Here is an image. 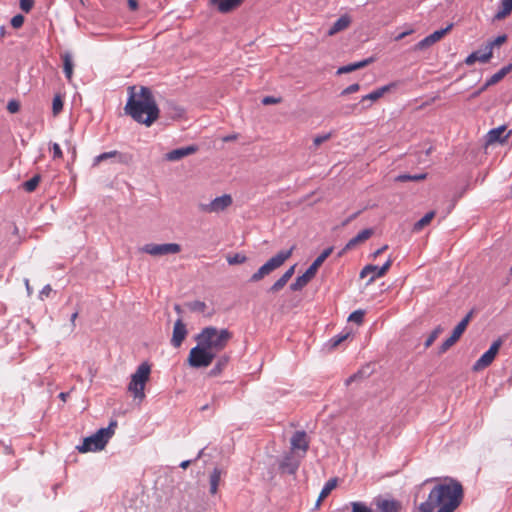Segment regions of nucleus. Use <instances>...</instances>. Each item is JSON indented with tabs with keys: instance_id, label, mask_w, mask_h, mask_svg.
Wrapping results in <instances>:
<instances>
[{
	"instance_id": "nucleus-63",
	"label": "nucleus",
	"mask_w": 512,
	"mask_h": 512,
	"mask_svg": "<svg viewBox=\"0 0 512 512\" xmlns=\"http://www.w3.org/2000/svg\"><path fill=\"white\" fill-rule=\"evenodd\" d=\"M361 372H358V373H355L353 375H351L347 380H346V385H349L351 382L355 381L359 376H360Z\"/></svg>"
},
{
	"instance_id": "nucleus-39",
	"label": "nucleus",
	"mask_w": 512,
	"mask_h": 512,
	"mask_svg": "<svg viewBox=\"0 0 512 512\" xmlns=\"http://www.w3.org/2000/svg\"><path fill=\"white\" fill-rule=\"evenodd\" d=\"M186 306L188 307V309L190 311L200 312V313L205 312V310L207 308L206 303L203 301H199V300L188 302V303H186Z\"/></svg>"
},
{
	"instance_id": "nucleus-35",
	"label": "nucleus",
	"mask_w": 512,
	"mask_h": 512,
	"mask_svg": "<svg viewBox=\"0 0 512 512\" xmlns=\"http://www.w3.org/2000/svg\"><path fill=\"white\" fill-rule=\"evenodd\" d=\"M41 181V176L39 174L34 175L31 179L23 183V188L26 192H33Z\"/></svg>"
},
{
	"instance_id": "nucleus-25",
	"label": "nucleus",
	"mask_w": 512,
	"mask_h": 512,
	"mask_svg": "<svg viewBox=\"0 0 512 512\" xmlns=\"http://www.w3.org/2000/svg\"><path fill=\"white\" fill-rule=\"evenodd\" d=\"M229 361L230 356L227 354H223L220 357H218L214 367L210 370L209 375L213 377L220 375L228 365Z\"/></svg>"
},
{
	"instance_id": "nucleus-46",
	"label": "nucleus",
	"mask_w": 512,
	"mask_h": 512,
	"mask_svg": "<svg viewBox=\"0 0 512 512\" xmlns=\"http://www.w3.org/2000/svg\"><path fill=\"white\" fill-rule=\"evenodd\" d=\"M287 280L281 276L274 284L268 289L269 293H277L287 284Z\"/></svg>"
},
{
	"instance_id": "nucleus-57",
	"label": "nucleus",
	"mask_w": 512,
	"mask_h": 512,
	"mask_svg": "<svg viewBox=\"0 0 512 512\" xmlns=\"http://www.w3.org/2000/svg\"><path fill=\"white\" fill-rule=\"evenodd\" d=\"M52 292V288L49 284L45 285L39 293V297L43 300L44 297H49Z\"/></svg>"
},
{
	"instance_id": "nucleus-4",
	"label": "nucleus",
	"mask_w": 512,
	"mask_h": 512,
	"mask_svg": "<svg viewBox=\"0 0 512 512\" xmlns=\"http://www.w3.org/2000/svg\"><path fill=\"white\" fill-rule=\"evenodd\" d=\"M151 366L147 362L141 363L135 373L131 375V381L128 384V391L131 392L135 399L143 400L145 398V385L149 380Z\"/></svg>"
},
{
	"instance_id": "nucleus-42",
	"label": "nucleus",
	"mask_w": 512,
	"mask_h": 512,
	"mask_svg": "<svg viewBox=\"0 0 512 512\" xmlns=\"http://www.w3.org/2000/svg\"><path fill=\"white\" fill-rule=\"evenodd\" d=\"M443 332V328L441 327V325H438L431 333L430 335L428 336V338L426 339L425 343H424V346L425 348H428L430 347L433 342L438 338V336Z\"/></svg>"
},
{
	"instance_id": "nucleus-27",
	"label": "nucleus",
	"mask_w": 512,
	"mask_h": 512,
	"mask_svg": "<svg viewBox=\"0 0 512 512\" xmlns=\"http://www.w3.org/2000/svg\"><path fill=\"white\" fill-rule=\"evenodd\" d=\"M512 70V64H508L502 67L498 72L493 74L489 79L486 80V86H492L500 82L510 71Z\"/></svg>"
},
{
	"instance_id": "nucleus-50",
	"label": "nucleus",
	"mask_w": 512,
	"mask_h": 512,
	"mask_svg": "<svg viewBox=\"0 0 512 512\" xmlns=\"http://www.w3.org/2000/svg\"><path fill=\"white\" fill-rule=\"evenodd\" d=\"M502 345V340L501 339H497L496 341H494L491 346L489 347V349L487 350L491 355H493L494 357H496L500 347Z\"/></svg>"
},
{
	"instance_id": "nucleus-59",
	"label": "nucleus",
	"mask_w": 512,
	"mask_h": 512,
	"mask_svg": "<svg viewBox=\"0 0 512 512\" xmlns=\"http://www.w3.org/2000/svg\"><path fill=\"white\" fill-rule=\"evenodd\" d=\"M489 86H486V82L475 92L472 93L471 97L476 98L480 96Z\"/></svg>"
},
{
	"instance_id": "nucleus-44",
	"label": "nucleus",
	"mask_w": 512,
	"mask_h": 512,
	"mask_svg": "<svg viewBox=\"0 0 512 512\" xmlns=\"http://www.w3.org/2000/svg\"><path fill=\"white\" fill-rule=\"evenodd\" d=\"M63 109V99L61 97V95L57 94L54 96L53 98V102H52V111H53V114L56 116L58 115Z\"/></svg>"
},
{
	"instance_id": "nucleus-15",
	"label": "nucleus",
	"mask_w": 512,
	"mask_h": 512,
	"mask_svg": "<svg viewBox=\"0 0 512 512\" xmlns=\"http://www.w3.org/2000/svg\"><path fill=\"white\" fill-rule=\"evenodd\" d=\"M300 453H297L296 455L293 454V452H289L284 455L279 468L290 475H293L297 472L299 466H300Z\"/></svg>"
},
{
	"instance_id": "nucleus-49",
	"label": "nucleus",
	"mask_w": 512,
	"mask_h": 512,
	"mask_svg": "<svg viewBox=\"0 0 512 512\" xmlns=\"http://www.w3.org/2000/svg\"><path fill=\"white\" fill-rule=\"evenodd\" d=\"M502 345V340L501 339H497L496 341H494L491 346L489 347V349L487 350L491 355H493L494 357H496L500 347Z\"/></svg>"
},
{
	"instance_id": "nucleus-48",
	"label": "nucleus",
	"mask_w": 512,
	"mask_h": 512,
	"mask_svg": "<svg viewBox=\"0 0 512 512\" xmlns=\"http://www.w3.org/2000/svg\"><path fill=\"white\" fill-rule=\"evenodd\" d=\"M7 110L12 114L19 112V110H20L19 101L15 100V99L10 100L7 104Z\"/></svg>"
},
{
	"instance_id": "nucleus-16",
	"label": "nucleus",
	"mask_w": 512,
	"mask_h": 512,
	"mask_svg": "<svg viewBox=\"0 0 512 512\" xmlns=\"http://www.w3.org/2000/svg\"><path fill=\"white\" fill-rule=\"evenodd\" d=\"M453 24H449L446 28H443V29H440V30H437V31H434L432 34L428 35L427 37H425L424 39H422L421 41H419L415 47H414V50H423L429 46H431L432 44L436 43L437 41H439L448 31L451 30Z\"/></svg>"
},
{
	"instance_id": "nucleus-53",
	"label": "nucleus",
	"mask_w": 512,
	"mask_h": 512,
	"mask_svg": "<svg viewBox=\"0 0 512 512\" xmlns=\"http://www.w3.org/2000/svg\"><path fill=\"white\" fill-rule=\"evenodd\" d=\"M360 89V85L358 83H354L346 87L342 92L341 95H348L357 92Z\"/></svg>"
},
{
	"instance_id": "nucleus-20",
	"label": "nucleus",
	"mask_w": 512,
	"mask_h": 512,
	"mask_svg": "<svg viewBox=\"0 0 512 512\" xmlns=\"http://www.w3.org/2000/svg\"><path fill=\"white\" fill-rule=\"evenodd\" d=\"M506 131V126L502 125L497 128L491 129L487 135H486V143L487 144H493V143H504L508 136L510 135V131L503 135V133Z\"/></svg>"
},
{
	"instance_id": "nucleus-61",
	"label": "nucleus",
	"mask_w": 512,
	"mask_h": 512,
	"mask_svg": "<svg viewBox=\"0 0 512 512\" xmlns=\"http://www.w3.org/2000/svg\"><path fill=\"white\" fill-rule=\"evenodd\" d=\"M388 249V245H383L381 248L377 249L373 254H372V257L375 259L376 257H378L380 254H382L385 250Z\"/></svg>"
},
{
	"instance_id": "nucleus-32",
	"label": "nucleus",
	"mask_w": 512,
	"mask_h": 512,
	"mask_svg": "<svg viewBox=\"0 0 512 512\" xmlns=\"http://www.w3.org/2000/svg\"><path fill=\"white\" fill-rule=\"evenodd\" d=\"M435 216V212L434 211H430L428 212L427 214H425L420 220H418L414 226H413V231H420L422 230L426 225H428L431 220L434 218Z\"/></svg>"
},
{
	"instance_id": "nucleus-38",
	"label": "nucleus",
	"mask_w": 512,
	"mask_h": 512,
	"mask_svg": "<svg viewBox=\"0 0 512 512\" xmlns=\"http://www.w3.org/2000/svg\"><path fill=\"white\" fill-rule=\"evenodd\" d=\"M380 98H381V96H380L378 90L375 89L371 93L363 96L362 99L360 100V104H362L363 109H367L368 107H370V104H366L368 101H376Z\"/></svg>"
},
{
	"instance_id": "nucleus-40",
	"label": "nucleus",
	"mask_w": 512,
	"mask_h": 512,
	"mask_svg": "<svg viewBox=\"0 0 512 512\" xmlns=\"http://www.w3.org/2000/svg\"><path fill=\"white\" fill-rule=\"evenodd\" d=\"M118 426V422L116 420H111L108 427L100 428L99 430L102 432L107 441L114 435L115 429Z\"/></svg>"
},
{
	"instance_id": "nucleus-24",
	"label": "nucleus",
	"mask_w": 512,
	"mask_h": 512,
	"mask_svg": "<svg viewBox=\"0 0 512 512\" xmlns=\"http://www.w3.org/2000/svg\"><path fill=\"white\" fill-rule=\"evenodd\" d=\"M372 62H374V58L370 57V58L364 59V60L359 61V62H355V63H351V64H348V65L342 66V67L338 68L337 74L350 73V72L355 71L357 69L364 68L367 65L371 64Z\"/></svg>"
},
{
	"instance_id": "nucleus-22",
	"label": "nucleus",
	"mask_w": 512,
	"mask_h": 512,
	"mask_svg": "<svg viewBox=\"0 0 512 512\" xmlns=\"http://www.w3.org/2000/svg\"><path fill=\"white\" fill-rule=\"evenodd\" d=\"M351 17L348 14L342 15L340 18H338L333 25L329 28L327 31V34L329 36H333L349 27L351 24Z\"/></svg>"
},
{
	"instance_id": "nucleus-11",
	"label": "nucleus",
	"mask_w": 512,
	"mask_h": 512,
	"mask_svg": "<svg viewBox=\"0 0 512 512\" xmlns=\"http://www.w3.org/2000/svg\"><path fill=\"white\" fill-rule=\"evenodd\" d=\"M232 202V197L229 194H224L222 196L216 197L210 203L199 204V209L206 213H219L228 208Z\"/></svg>"
},
{
	"instance_id": "nucleus-28",
	"label": "nucleus",
	"mask_w": 512,
	"mask_h": 512,
	"mask_svg": "<svg viewBox=\"0 0 512 512\" xmlns=\"http://www.w3.org/2000/svg\"><path fill=\"white\" fill-rule=\"evenodd\" d=\"M222 473H223V470L216 467L213 469L212 473L210 474V477H209L210 489H209V491L212 495H215L218 491V486H219V482H220Z\"/></svg>"
},
{
	"instance_id": "nucleus-41",
	"label": "nucleus",
	"mask_w": 512,
	"mask_h": 512,
	"mask_svg": "<svg viewBox=\"0 0 512 512\" xmlns=\"http://www.w3.org/2000/svg\"><path fill=\"white\" fill-rule=\"evenodd\" d=\"M352 512H374L365 502L354 501L350 503Z\"/></svg>"
},
{
	"instance_id": "nucleus-64",
	"label": "nucleus",
	"mask_w": 512,
	"mask_h": 512,
	"mask_svg": "<svg viewBox=\"0 0 512 512\" xmlns=\"http://www.w3.org/2000/svg\"><path fill=\"white\" fill-rule=\"evenodd\" d=\"M192 463V460H185L180 463V467L183 469L188 468V466Z\"/></svg>"
},
{
	"instance_id": "nucleus-34",
	"label": "nucleus",
	"mask_w": 512,
	"mask_h": 512,
	"mask_svg": "<svg viewBox=\"0 0 512 512\" xmlns=\"http://www.w3.org/2000/svg\"><path fill=\"white\" fill-rule=\"evenodd\" d=\"M350 336V332H342L334 337H332L327 345L329 347V349H334L336 348L338 345H340L343 341H345L348 337Z\"/></svg>"
},
{
	"instance_id": "nucleus-52",
	"label": "nucleus",
	"mask_w": 512,
	"mask_h": 512,
	"mask_svg": "<svg viewBox=\"0 0 512 512\" xmlns=\"http://www.w3.org/2000/svg\"><path fill=\"white\" fill-rule=\"evenodd\" d=\"M397 87V83L396 82H391L387 85H384L382 87H379L377 88L380 96L382 97L385 93L391 91L393 88Z\"/></svg>"
},
{
	"instance_id": "nucleus-56",
	"label": "nucleus",
	"mask_w": 512,
	"mask_h": 512,
	"mask_svg": "<svg viewBox=\"0 0 512 512\" xmlns=\"http://www.w3.org/2000/svg\"><path fill=\"white\" fill-rule=\"evenodd\" d=\"M281 102V98H276L273 96H266L262 99L263 105H271V104H278Z\"/></svg>"
},
{
	"instance_id": "nucleus-2",
	"label": "nucleus",
	"mask_w": 512,
	"mask_h": 512,
	"mask_svg": "<svg viewBox=\"0 0 512 512\" xmlns=\"http://www.w3.org/2000/svg\"><path fill=\"white\" fill-rule=\"evenodd\" d=\"M128 99L124 107L126 115L135 122L150 127L158 118L160 109L157 105L152 90L141 86L137 91L136 86L127 88Z\"/></svg>"
},
{
	"instance_id": "nucleus-8",
	"label": "nucleus",
	"mask_w": 512,
	"mask_h": 512,
	"mask_svg": "<svg viewBox=\"0 0 512 512\" xmlns=\"http://www.w3.org/2000/svg\"><path fill=\"white\" fill-rule=\"evenodd\" d=\"M473 313V310L469 311L467 315L456 325V327L453 329L451 336L447 338L439 347V354L445 353L460 339V337L466 330L469 322L471 321Z\"/></svg>"
},
{
	"instance_id": "nucleus-62",
	"label": "nucleus",
	"mask_w": 512,
	"mask_h": 512,
	"mask_svg": "<svg viewBox=\"0 0 512 512\" xmlns=\"http://www.w3.org/2000/svg\"><path fill=\"white\" fill-rule=\"evenodd\" d=\"M413 32V30H408V31H405V32H402L400 34H398L396 37H395V40L396 41H400L402 40L403 38H405L406 36L410 35L411 33Z\"/></svg>"
},
{
	"instance_id": "nucleus-17",
	"label": "nucleus",
	"mask_w": 512,
	"mask_h": 512,
	"mask_svg": "<svg viewBox=\"0 0 512 512\" xmlns=\"http://www.w3.org/2000/svg\"><path fill=\"white\" fill-rule=\"evenodd\" d=\"M199 147L195 144L186 146V147H180L174 150L169 151L165 154V159L167 161H179L182 158L192 155L198 151Z\"/></svg>"
},
{
	"instance_id": "nucleus-3",
	"label": "nucleus",
	"mask_w": 512,
	"mask_h": 512,
	"mask_svg": "<svg viewBox=\"0 0 512 512\" xmlns=\"http://www.w3.org/2000/svg\"><path fill=\"white\" fill-rule=\"evenodd\" d=\"M232 338V333L228 329H218L214 326H207L195 336L196 342L201 343L208 350L213 351L216 356L222 351Z\"/></svg>"
},
{
	"instance_id": "nucleus-60",
	"label": "nucleus",
	"mask_w": 512,
	"mask_h": 512,
	"mask_svg": "<svg viewBox=\"0 0 512 512\" xmlns=\"http://www.w3.org/2000/svg\"><path fill=\"white\" fill-rule=\"evenodd\" d=\"M128 7L130 10L135 11L138 8V1L137 0H127Z\"/></svg>"
},
{
	"instance_id": "nucleus-1",
	"label": "nucleus",
	"mask_w": 512,
	"mask_h": 512,
	"mask_svg": "<svg viewBox=\"0 0 512 512\" xmlns=\"http://www.w3.org/2000/svg\"><path fill=\"white\" fill-rule=\"evenodd\" d=\"M464 489L454 478H445V483L435 485L426 501L418 506L419 512H454L462 503Z\"/></svg>"
},
{
	"instance_id": "nucleus-23",
	"label": "nucleus",
	"mask_w": 512,
	"mask_h": 512,
	"mask_svg": "<svg viewBox=\"0 0 512 512\" xmlns=\"http://www.w3.org/2000/svg\"><path fill=\"white\" fill-rule=\"evenodd\" d=\"M374 231L371 228H367L359 232L355 237L350 239L345 245L344 250H350L355 247L358 243L369 239L373 235Z\"/></svg>"
},
{
	"instance_id": "nucleus-26",
	"label": "nucleus",
	"mask_w": 512,
	"mask_h": 512,
	"mask_svg": "<svg viewBox=\"0 0 512 512\" xmlns=\"http://www.w3.org/2000/svg\"><path fill=\"white\" fill-rule=\"evenodd\" d=\"M63 61V70L65 77L68 81H71L73 75L74 63L72 59V55L69 52H65L61 55Z\"/></svg>"
},
{
	"instance_id": "nucleus-9",
	"label": "nucleus",
	"mask_w": 512,
	"mask_h": 512,
	"mask_svg": "<svg viewBox=\"0 0 512 512\" xmlns=\"http://www.w3.org/2000/svg\"><path fill=\"white\" fill-rule=\"evenodd\" d=\"M108 441L100 430L91 436L84 438L83 443L78 445L76 449L80 453L96 452L105 448Z\"/></svg>"
},
{
	"instance_id": "nucleus-21",
	"label": "nucleus",
	"mask_w": 512,
	"mask_h": 512,
	"mask_svg": "<svg viewBox=\"0 0 512 512\" xmlns=\"http://www.w3.org/2000/svg\"><path fill=\"white\" fill-rule=\"evenodd\" d=\"M492 58V52L490 51H487L484 49V51L482 50H477V51H474L472 52L471 54H469L466 59H465V64L466 65H473L476 61H479L481 63H487L489 62V60Z\"/></svg>"
},
{
	"instance_id": "nucleus-33",
	"label": "nucleus",
	"mask_w": 512,
	"mask_h": 512,
	"mask_svg": "<svg viewBox=\"0 0 512 512\" xmlns=\"http://www.w3.org/2000/svg\"><path fill=\"white\" fill-rule=\"evenodd\" d=\"M427 178V173L420 174H400L395 178L397 182H407V181H421Z\"/></svg>"
},
{
	"instance_id": "nucleus-58",
	"label": "nucleus",
	"mask_w": 512,
	"mask_h": 512,
	"mask_svg": "<svg viewBox=\"0 0 512 512\" xmlns=\"http://www.w3.org/2000/svg\"><path fill=\"white\" fill-rule=\"evenodd\" d=\"M295 271V265L291 266L282 276L289 281L291 277L293 276Z\"/></svg>"
},
{
	"instance_id": "nucleus-47",
	"label": "nucleus",
	"mask_w": 512,
	"mask_h": 512,
	"mask_svg": "<svg viewBox=\"0 0 512 512\" xmlns=\"http://www.w3.org/2000/svg\"><path fill=\"white\" fill-rule=\"evenodd\" d=\"M24 16L21 15V14H17L15 16L12 17L11 19V25L13 28L15 29H19L22 27L23 23H24Z\"/></svg>"
},
{
	"instance_id": "nucleus-45",
	"label": "nucleus",
	"mask_w": 512,
	"mask_h": 512,
	"mask_svg": "<svg viewBox=\"0 0 512 512\" xmlns=\"http://www.w3.org/2000/svg\"><path fill=\"white\" fill-rule=\"evenodd\" d=\"M364 315H365V312L363 310H361V309L355 310L354 312H352L349 315L348 321L356 323V324H361L364 320Z\"/></svg>"
},
{
	"instance_id": "nucleus-5",
	"label": "nucleus",
	"mask_w": 512,
	"mask_h": 512,
	"mask_svg": "<svg viewBox=\"0 0 512 512\" xmlns=\"http://www.w3.org/2000/svg\"><path fill=\"white\" fill-rule=\"evenodd\" d=\"M333 247H328L314 260L310 267L290 285L292 291L302 290L316 275L318 268L331 255Z\"/></svg>"
},
{
	"instance_id": "nucleus-10",
	"label": "nucleus",
	"mask_w": 512,
	"mask_h": 512,
	"mask_svg": "<svg viewBox=\"0 0 512 512\" xmlns=\"http://www.w3.org/2000/svg\"><path fill=\"white\" fill-rule=\"evenodd\" d=\"M181 249V245L177 243H148L141 248V251L151 256H164L169 254H177L181 251Z\"/></svg>"
},
{
	"instance_id": "nucleus-18",
	"label": "nucleus",
	"mask_w": 512,
	"mask_h": 512,
	"mask_svg": "<svg viewBox=\"0 0 512 512\" xmlns=\"http://www.w3.org/2000/svg\"><path fill=\"white\" fill-rule=\"evenodd\" d=\"M187 336V328L186 325L183 323L182 319L179 318L174 323L173 328V334L171 338V344L175 348H178L181 346L182 342Z\"/></svg>"
},
{
	"instance_id": "nucleus-29",
	"label": "nucleus",
	"mask_w": 512,
	"mask_h": 512,
	"mask_svg": "<svg viewBox=\"0 0 512 512\" xmlns=\"http://www.w3.org/2000/svg\"><path fill=\"white\" fill-rule=\"evenodd\" d=\"M494 356L491 355L488 351H486L474 364L472 369L474 371H481L491 365L494 360Z\"/></svg>"
},
{
	"instance_id": "nucleus-55",
	"label": "nucleus",
	"mask_w": 512,
	"mask_h": 512,
	"mask_svg": "<svg viewBox=\"0 0 512 512\" xmlns=\"http://www.w3.org/2000/svg\"><path fill=\"white\" fill-rule=\"evenodd\" d=\"M331 137V133L318 135L314 138L313 142L315 146H319L320 144L324 143Z\"/></svg>"
},
{
	"instance_id": "nucleus-19",
	"label": "nucleus",
	"mask_w": 512,
	"mask_h": 512,
	"mask_svg": "<svg viewBox=\"0 0 512 512\" xmlns=\"http://www.w3.org/2000/svg\"><path fill=\"white\" fill-rule=\"evenodd\" d=\"M244 0H210V5L217 8L222 14H227L238 8Z\"/></svg>"
},
{
	"instance_id": "nucleus-36",
	"label": "nucleus",
	"mask_w": 512,
	"mask_h": 512,
	"mask_svg": "<svg viewBox=\"0 0 512 512\" xmlns=\"http://www.w3.org/2000/svg\"><path fill=\"white\" fill-rule=\"evenodd\" d=\"M507 41V35H499L495 39L488 41L485 45V50L490 51L493 53V48L496 46H500L504 44Z\"/></svg>"
},
{
	"instance_id": "nucleus-13",
	"label": "nucleus",
	"mask_w": 512,
	"mask_h": 512,
	"mask_svg": "<svg viewBox=\"0 0 512 512\" xmlns=\"http://www.w3.org/2000/svg\"><path fill=\"white\" fill-rule=\"evenodd\" d=\"M392 259L389 258L381 267L373 264L366 265L360 272V278H365L368 274H372L367 284H371L376 278L383 277L392 265Z\"/></svg>"
},
{
	"instance_id": "nucleus-43",
	"label": "nucleus",
	"mask_w": 512,
	"mask_h": 512,
	"mask_svg": "<svg viewBox=\"0 0 512 512\" xmlns=\"http://www.w3.org/2000/svg\"><path fill=\"white\" fill-rule=\"evenodd\" d=\"M247 257L244 254L236 253L234 255L227 256V262L229 265H237L246 262Z\"/></svg>"
},
{
	"instance_id": "nucleus-14",
	"label": "nucleus",
	"mask_w": 512,
	"mask_h": 512,
	"mask_svg": "<svg viewBox=\"0 0 512 512\" xmlns=\"http://www.w3.org/2000/svg\"><path fill=\"white\" fill-rule=\"evenodd\" d=\"M291 450L296 454L301 452L300 458H303L309 449V441L305 431H296L290 440Z\"/></svg>"
},
{
	"instance_id": "nucleus-31",
	"label": "nucleus",
	"mask_w": 512,
	"mask_h": 512,
	"mask_svg": "<svg viewBox=\"0 0 512 512\" xmlns=\"http://www.w3.org/2000/svg\"><path fill=\"white\" fill-rule=\"evenodd\" d=\"M336 485L337 478H331L325 483L318 497L317 505H319V503L331 493V491L336 487Z\"/></svg>"
},
{
	"instance_id": "nucleus-54",
	"label": "nucleus",
	"mask_w": 512,
	"mask_h": 512,
	"mask_svg": "<svg viewBox=\"0 0 512 512\" xmlns=\"http://www.w3.org/2000/svg\"><path fill=\"white\" fill-rule=\"evenodd\" d=\"M52 151H53V159H62L63 158V152L58 143L52 144Z\"/></svg>"
},
{
	"instance_id": "nucleus-37",
	"label": "nucleus",
	"mask_w": 512,
	"mask_h": 512,
	"mask_svg": "<svg viewBox=\"0 0 512 512\" xmlns=\"http://www.w3.org/2000/svg\"><path fill=\"white\" fill-rule=\"evenodd\" d=\"M122 155L114 150V151H109V152H104L98 156H96L93 160V165L96 166L98 165L99 163L107 160V159H110V158H114V157H121Z\"/></svg>"
},
{
	"instance_id": "nucleus-6",
	"label": "nucleus",
	"mask_w": 512,
	"mask_h": 512,
	"mask_svg": "<svg viewBox=\"0 0 512 512\" xmlns=\"http://www.w3.org/2000/svg\"><path fill=\"white\" fill-rule=\"evenodd\" d=\"M294 247L289 250H283L278 252L275 256L270 258L265 264H263L249 279L250 282H258L265 276L271 274L274 270L281 267L284 262L289 259L292 255Z\"/></svg>"
},
{
	"instance_id": "nucleus-51",
	"label": "nucleus",
	"mask_w": 512,
	"mask_h": 512,
	"mask_svg": "<svg viewBox=\"0 0 512 512\" xmlns=\"http://www.w3.org/2000/svg\"><path fill=\"white\" fill-rule=\"evenodd\" d=\"M34 3H35L34 0H20L19 4H20L21 10L28 13L33 8Z\"/></svg>"
},
{
	"instance_id": "nucleus-7",
	"label": "nucleus",
	"mask_w": 512,
	"mask_h": 512,
	"mask_svg": "<svg viewBox=\"0 0 512 512\" xmlns=\"http://www.w3.org/2000/svg\"><path fill=\"white\" fill-rule=\"evenodd\" d=\"M215 357L213 351L197 342V345L190 350L187 362L193 368H204L208 367Z\"/></svg>"
},
{
	"instance_id": "nucleus-12",
	"label": "nucleus",
	"mask_w": 512,
	"mask_h": 512,
	"mask_svg": "<svg viewBox=\"0 0 512 512\" xmlns=\"http://www.w3.org/2000/svg\"><path fill=\"white\" fill-rule=\"evenodd\" d=\"M376 512H401L402 503L394 498H386L381 495L373 499Z\"/></svg>"
},
{
	"instance_id": "nucleus-30",
	"label": "nucleus",
	"mask_w": 512,
	"mask_h": 512,
	"mask_svg": "<svg viewBox=\"0 0 512 512\" xmlns=\"http://www.w3.org/2000/svg\"><path fill=\"white\" fill-rule=\"evenodd\" d=\"M512 12V0H501V9L494 15V20L505 19Z\"/></svg>"
}]
</instances>
